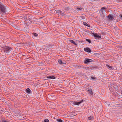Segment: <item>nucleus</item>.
Segmentation results:
<instances>
[{
  "instance_id": "obj_1",
  "label": "nucleus",
  "mask_w": 122,
  "mask_h": 122,
  "mask_svg": "<svg viewBox=\"0 0 122 122\" xmlns=\"http://www.w3.org/2000/svg\"><path fill=\"white\" fill-rule=\"evenodd\" d=\"M5 8L3 5L0 2V12L5 13Z\"/></svg>"
},
{
  "instance_id": "obj_2",
  "label": "nucleus",
  "mask_w": 122,
  "mask_h": 122,
  "mask_svg": "<svg viewBox=\"0 0 122 122\" xmlns=\"http://www.w3.org/2000/svg\"><path fill=\"white\" fill-rule=\"evenodd\" d=\"M13 50V49L12 48H11L8 46H5L4 48V52L7 53H9Z\"/></svg>"
},
{
  "instance_id": "obj_3",
  "label": "nucleus",
  "mask_w": 122,
  "mask_h": 122,
  "mask_svg": "<svg viewBox=\"0 0 122 122\" xmlns=\"http://www.w3.org/2000/svg\"><path fill=\"white\" fill-rule=\"evenodd\" d=\"M92 61V60L91 59L86 58L84 61V63L86 64H87L89 62H91Z\"/></svg>"
},
{
  "instance_id": "obj_4",
  "label": "nucleus",
  "mask_w": 122,
  "mask_h": 122,
  "mask_svg": "<svg viewBox=\"0 0 122 122\" xmlns=\"http://www.w3.org/2000/svg\"><path fill=\"white\" fill-rule=\"evenodd\" d=\"M84 50L86 52L90 53L91 52V51L90 48L86 47L84 49Z\"/></svg>"
},
{
  "instance_id": "obj_5",
  "label": "nucleus",
  "mask_w": 122,
  "mask_h": 122,
  "mask_svg": "<svg viewBox=\"0 0 122 122\" xmlns=\"http://www.w3.org/2000/svg\"><path fill=\"white\" fill-rule=\"evenodd\" d=\"M93 36L96 39H99L101 37V36L97 34H94Z\"/></svg>"
},
{
  "instance_id": "obj_6",
  "label": "nucleus",
  "mask_w": 122,
  "mask_h": 122,
  "mask_svg": "<svg viewBox=\"0 0 122 122\" xmlns=\"http://www.w3.org/2000/svg\"><path fill=\"white\" fill-rule=\"evenodd\" d=\"M83 101V100H82L81 101L79 102H72L73 104L74 105H78L80 104Z\"/></svg>"
},
{
  "instance_id": "obj_7",
  "label": "nucleus",
  "mask_w": 122,
  "mask_h": 122,
  "mask_svg": "<svg viewBox=\"0 0 122 122\" xmlns=\"http://www.w3.org/2000/svg\"><path fill=\"white\" fill-rule=\"evenodd\" d=\"M58 62L61 65H63L66 63L64 61H62L61 59H59L58 60Z\"/></svg>"
},
{
  "instance_id": "obj_8",
  "label": "nucleus",
  "mask_w": 122,
  "mask_h": 122,
  "mask_svg": "<svg viewBox=\"0 0 122 122\" xmlns=\"http://www.w3.org/2000/svg\"><path fill=\"white\" fill-rule=\"evenodd\" d=\"M87 92L89 95H91L93 94V92L92 91V90L89 89L88 90Z\"/></svg>"
},
{
  "instance_id": "obj_9",
  "label": "nucleus",
  "mask_w": 122,
  "mask_h": 122,
  "mask_svg": "<svg viewBox=\"0 0 122 122\" xmlns=\"http://www.w3.org/2000/svg\"><path fill=\"white\" fill-rule=\"evenodd\" d=\"M101 11L102 14H105V13L106 11L105 10V8H102L101 9Z\"/></svg>"
},
{
  "instance_id": "obj_10",
  "label": "nucleus",
  "mask_w": 122,
  "mask_h": 122,
  "mask_svg": "<svg viewBox=\"0 0 122 122\" xmlns=\"http://www.w3.org/2000/svg\"><path fill=\"white\" fill-rule=\"evenodd\" d=\"M47 78L48 79H54L56 78L55 77L53 76H47Z\"/></svg>"
},
{
  "instance_id": "obj_11",
  "label": "nucleus",
  "mask_w": 122,
  "mask_h": 122,
  "mask_svg": "<svg viewBox=\"0 0 122 122\" xmlns=\"http://www.w3.org/2000/svg\"><path fill=\"white\" fill-rule=\"evenodd\" d=\"M108 18L109 20H112L114 19L112 15H109L108 16Z\"/></svg>"
},
{
  "instance_id": "obj_12",
  "label": "nucleus",
  "mask_w": 122,
  "mask_h": 122,
  "mask_svg": "<svg viewBox=\"0 0 122 122\" xmlns=\"http://www.w3.org/2000/svg\"><path fill=\"white\" fill-rule=\"evenodd\" d=\"M31 91L30 89L28 88H27L26 90V92L28 94H30V93Z\"/></svg>"
},
{
  "instance_id": "obj_13",
  "label": "nucleus",
  "mask_w": 122,
  "mask_h": 122,
  "mask_svg": "<svg viewBox=\"0 0 122 122\" xmlns=\"http://www.w3.org/2000/svg\"><path fill=\"white\" fill-rule=\"evenodd\" d=\"M113 88H114L116 90H117L118 89V86L117 85L116 86L115 85L113 86Z\"/></svg>"
},
{
  "instance_id": "obj_14",
  "label": "nucleus",
  "mask_w": 122,
  "mask_h": 122,
  "mask_svg": "<svg viewBox=\"0 0 122 122\" xmlns=\"http://www.w3.org/2000/svg\"><path fill=\"white\" fill-rule=\"evenodd\" d=\"M83 23L85 25H86V26H88V27H90V25H89L87 24V23L86 22H83Z\"/></svg>"
},
{
  "instance_id": "obj_15",
  "label": "nucleus",
  "mask_w": 122,
  "mask_h": 122,
  "mask_svg": "<svg viewBox=\"0 0 122 122\" xmlns=\"http://www.w3.org/2000/svg\"><path fill=\"white\" fill-rule=\"evenodd\" d=\"M70 41L71 43H73L75 45H77V44L73 40H71Z\"/></svg>"
},
{
  "instance_id": "obj_16",
  "label": "nucleus",
  "mask_w": 122,
  "mask_h": 122,
  "mask_svg": "<svg viewBox=\"0 0 122 122\" xmlns=\"http://www.w3.org/2000/svg\"><path fill=\"white\" fill-rule=\"evenodd\" d=\"M106 67L108 68L110 70L112 69V67L108 65H106Z\"/></svg>"
},
{
  "instance_id": "obj_17",
  "label": "nucleus",
  "mask_w": 122,
  "mask_h": 122,
  "mask_svg": "<svg viewBox=\"0 0 122 122\" xmlns=\"http://www.w3.org/2000/svg\"><path fill=\"white\" fill-rule=\"evenodd\" d=\"M88 119L89 120H92L93 119V117L92 116H90L88 117Z\"/></svg>"
},
{
  "instance_id": "obj_18",
  "label": "nucleus",
  "mask_w": 122,
  "mask_h": 122,
  "mask_svg": "<svg viewBox=\"0 0 122 122\" xmlns=\"http://www.w3.org/2000/svg\"><path fill=\"white\" fill-rule=\"evenodd\" d=\"M32 34L33 36L35 37H37L38 36V34L36 33H33Z\"/></svg>"
},
{
  "instance_id": "obj_19",
  "label": "nucleus",
  "mask_w": 122,
  "mask_h": 122,
  "mask_svg": "<svg viewBox=\"0 0 122 122\" xmlns=\"http://www.w3.org/2000/svg\"><path fill=\"white\" fill-rule=\"evenodd\" d=\"M112 93L115 95V96H117V94H118V93H117L116 92H113V93Z\"/></svg>"
},
{
  "instance_id": "obj_20",
  "label": "nucleus",
  "mask_w": 122,
  "mask_h": 122,
  "mask_svg": "<svg viewBox=\"0 0 122 122\" xmlns=\"http://www.w3.org/2000/svg\"><path fill=\"white\" fill-rule=\"evenodd\" d=\"M56 120L58 122H63V121L61 119H57Z\"/></svg>"
},
{
  "instance_id": "obj_21",
  "label": "nucleus",
  "mask_w": 122,
  "mask_h": 122,
  "mask_svg": "<svg viewBox=\"0 0 122 122\" xmlns=\"http://www.w3.org/2000/svg\"><path fill=\"white\" fill-rule=\"evenodd\" d=\"M49 121L48 119H46L44 120V122H49Z\"/></svg>"
},
{
  "instance_id": "obj_22",
  "label": "nucleus",
  "mask_w": 122,
  "mask_h": 122,
  "mask_svg": "<svg viewBox=\"0 0 122 122\" xmlns=\"http://www.w3.org/2000/svg\"><path fill=\"white\" fill-rule=\"evenodd\" d=\"M0 122H8L7 121L5 120H2Z\"/></svg>"
},
{
  "instance_id": "obj_23",
  "label": "nucleus",
  "mask_w": 122,
  "mask_h": 122,
  "mask_svg": "<svg viewBox=\"0 0 122 122\" xmlns=\"http://www.w3.org/2000/svg\"><path fill=\"white\" fill-rule=\"evenodd\" d=\"M86 40L89 43H91V41H90L89 40V39H86Z\"/></svg>"
},
{
  "instance_id": "obj_24",
  "label": "nucleus",
  "mask_w": 122,
  "mask_h": 122,
  "mask_svg": "<svg viewBox=\"0 0 122 122\" xmlns=\"http://www.w3.org/2000/svg\"><path fill=\"white\" fill-rule=\"evenodd\" d=\"M106 103L108 105H110L109 103V102H106Z\"/></svg>"
},
{
  "instance_id": "obj_25",
  "label": "nucleus",
  "mask_w": 122,
  "mask_h": 122,
  "mask_svg": "<svg viewBox=\"0 0 122 122\" xmlns=\"http://www.w3.org/2000/svg\"><path fill=\"white\" fill-rule=\"evenodd\" d=\"M91 78L92 79H93V80H94L95 79V78H94V77H91Z\"/></svg>"
},
{
  "instance_id": "obj_26",
  "label": "nucleus",
  "mask_w": 122,
  "mask_h": 122,
  "mask_svg": "<svg viewBox=\"0 0 122 122\" xmlns=\"http://www.w3.org/2000/svg\"><path fill=\"white\" fill-rule=\"evenodd\" d=\"M82 9V8H78L77 9L79 10H81Z\"/></svg>"
},
{
  "instance_id": "obj_27",
  "label": "nucleus",
  "mask_w": 122,
  "mask_h": 122,
  "mask_svg": "<svg viewBox=\"0 0 122 122\" xmlns=\"http://www.w3.org/2000/svg\"><path fill=\"white\" fill-rule=\"evenodd\" d=\"M120 16L121 18H122V15H120Z\"/></svg>"
}]
</instances>
